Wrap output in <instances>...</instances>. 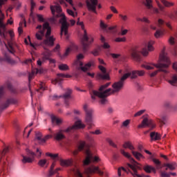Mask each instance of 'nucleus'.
<instances>
[{"label": "nucleus", "mask_w": 177, "mask_h": 177, "mask_svg": "<svg viewBox=\"0 0 177 177\" xmlns=\"http://www.w3.org/2000/svg\"><path fill=\"white\" fill-rule=\"evenodd\" d=\"M35 140H37L39 145H44L45 143V139L42 138V133L39 131L35 133Z\"/></svg>", "instance_id": "5701e85b"}, {"label": "nucleus", "mask_w": 177, "mask_h": 177, "mask_svg": "<svg viewBox=\"0 0 177 177\" xmlns=\"http://www.w3.org/2000/svg\"><path fill=\"white\" fill-rule=\"evenodd\" d=\"M131 153L133 154V156H134L135 158H136V160H140V158H145V156H143V155L138 151H131Z\"/></svg>", "instance_id": "f704fd0d"}, {"label": "nucleus", "mask_w": 177, "mask_h": 177, "mask_svg": "<svg viewBox=\"0 0 177 177\" xmlns=\"http://www.w3.org/2000/svg\"><path fill=\"white\" fill-rule=\"evenodd\" d=\"M51 118V121H52V124L53 125H60V124L62 123V120L57 118L56 116L52 115L50 116Z\"/></svg>", "instance_id": "c85d7f7f"}, {"label": "nucleus", "mask_w": 177, "mask_h": 177, "mask_svg": "<svg viewBox=\"0 0 177 177\" xmlns=\"http://www.w3.org/2000/svg\"><path fill=\"white\" fill-rule=\"evenodd\" d=\"M165 107H167V109H171V107H172V104L169 102H166L165 103Z\"/></svg>", "instance_id": "69168bd1"}, {"label": "nucleus", "mask_w": 177, "mask_h": 177, "mask_svg": "<svg viewBox=\"0 0 177 177\" xmlns=\"http://www.w3.org/2000/svg\"><path fill=\"white\" fill-rule=\"evenodd\" d=\"M120 153L121 154H122V156L126 157V158L129 159L131 162H133V164H137L136 160H135V159L132 158V156H131V154H129V153L126 152L124 149H120Z\"/></svg>", "instance_id": "4be33fe9"}, {"label": "nucleus", "mask_w": 177, "mask_h": 177, "mask_svg": "<svg viewBox=\"0 0 177 177\" xmlns=\"http://www.w3.org/2000/svg\"><path fill=\"white\" fill-rule=\"evenodd\" d=\"M48 162V160L46 159H41L39 161L38 165L39 167H45V165Z\"/></svg>", "instance_id": "37998d69"}, {"label": "nucleus", "mask_w": 177, "mask_h": 177, "mask_svg": "<svg viewBox=\"0 0 177 177\" xmlns=\"http://www.w3.org/2000/svg\"><path fill=\"white\" fill-rule=\"evenodd\" d=\"M86 6L88 10H91L94 13H97L96 12V6H97V0H87Z\"/></svg>", "instance_id": "412c9836"}, {"label": "nucleus", "mask_w": 177, "mask_h": 177, "mask_svg": "<svg viewBox=\"0 0 177 177\" xmlns=\"http://www.w3.org/2000/svg\"><path fill=\"white\" fill-rule=\"evenodd\" d=\"M145 111H146V110H145V109L140 110L135 113L134 117H140V115H142V114L145 113Z\"/></svg>", "instance_id": "603ef678"}, {"label": "nucleus", "mask_w": 177, "mask_h": 177, "mask_svg": "<svg viewBox=\"0 0 177 177\" xmlns=\"http://www.w3.org/2000/svg\"><path fill=\"white\" fill-rule=\"evenodd\" d=\"M106 142H109V145L112 146V147H117V145L114 143V142H113V140H111V139L106 138Z\"/></svg>", "instance_id": "8fccbe9b"}, {"label": "nucleus", "mask_w": 177, "mask_h": 177, "mask_svg": "<svg viewBox=\"0 0 177 177\" xmlns=\"http://www.w3.org/2000/svg\"><path fill=\"white\" fill-rule=\"evenodd\" d=\"M79 151H84L86 155L85 159L83 161L84 165H89L92 162H99L100 161V158L93 155V153L89 149V145H86V142L84 141L80 142L77 149L73 152V156H77Z\"/></svg>", "instance_id": "423d86ee"}, {"label": "nucleus", "mask_w": 177, "mask_h": 177, "mask_svg": "<svg viewBox=\"0 0 177 177\" xmlns=\"http://www.w3.org/2000/svg\"><path fill=\"white\" fill-rule=\"evenodd\" d=\"M169 42L170 45H174L175 44V38L174 37H170L169 39Z\"/></svg>", "instance_id": "0e129e2a"}, {"label": "nucleus", "mask_w": 177, "mask_h": 177, "mask_svg": "<svg viewBox=\"0 0 177 177\" xmlns=\"http://www.w3.org/2000/svg\"><path fill=\"white\" fill-rule=\"evenodd\" d=\"M71 50V48L68 47V48H66L65 53L63 55H62L60 53H58V56L59 57H60L61 60H64V59H66V57H67L70 55Z\"/></svg>", "instance_id": "393cba45"}, {"label": "nucleus", "mask_w": 177, "mask_h": 177, "mask_svg": "<svg viewBox=\"0 0 177 177\" xmlns=\"http://www.w3.org/2000/svg\"><path fill=\"white\" fill-rule=\"evenodd\" d=\"M26 154L28 156H22L23 159H22V162L23 164H27V162H32L34 161V159L35 158V153L33 151H30L28 149H26Z\"/></svg>", "instance_id": "2eb2a0df"}, {"label": "nucleus", "mask_w": 177, "mask_h": 177, "mask_svg": "<svg viewBox=\"0 0 177 177\" xmlns=\"http://www.w3.org/2000/svg\"><path fill=\"white\" fill-rule=\"evenodd\" d=\"M143 3L147 9H151L153 8L151 0H143Z\"/></svg>", "instance_id": "4c0bfd02"}, {"label": "nucleus", "mask_w": 177, "mask_h": 177, "mask_svg": "<svg viewBox=\"0 0 177 177\" xmlns=\"http://www.w3.org/2000/svg\"><path fill=\"white\" fill-rule=\"evenodd\" d=\"M164 24V21L161 19H159L158 20V22L156 24V26L159 27V28H162V25Z\"/></svg>", "instance_id": "09e8293b"}, {"label": "nucleus", "mask_w": 177, "mask_h": 177, "mask_svg": "<svg viewBox=\"0 0 177 177\" xmlns=\"http://www.w3.org/2000/svg\"><path fill=\"white\" fill-rule=\"evenodd\" d=\"M84 172L86 175H91V174H98L100 176H103V171L100 170L99 167L91 165L84 169Z\"/></svg>", "instance_id": "dca6fc26"}, {"label": "nucleus", "mask_w": 177, "mask_h": 177, "mask_svg": "<svg viewBox=\"0 0 177 177\" xmlns=\"http://www.w3.org/2000/svg\"><path fill=\"white\" fill-rule=\"evenodd\" d=\"M169 84L170 85H175L177 84V75L174 74L171 77V79L168 80Z\"/></svg>", "instance_id": "72a5a7b5"}, {"label": "nucleus", "mask_w": 177, "mask_h": 177, "mask_svg": "<svg viewBox=\"0 0 177 177\" xmlns=\"http://www.w3.org/2000/svg\"><path fill=\"white\" fill-rule=\"evenodd\" d=\"M17 103V100L13 97H8L4 102L0 104V110H5L8 109L10 104H16Z\"/></svg>", "instance_id": "a211bd4d"}, {"label": "nucleus", "mask_w": 177, "mask_h": 177, "mask_svg": "<svg viewBox=\"0 0 177 177\" xmlns=\"http://www.w3.org/2000/svg\"><path fill=\"white\" fill-rule=\"evenodd\" d=\"M129 124H131V120H126L122 122V127H128V125H129Z\"/></svg>", "instance_id": "864d4df0"}, {"label": "nucleus", "mask_w": 177, "mask_h": 177, "mask_svg": "<svg viewBox=\"0 0 177 177\" xmlns=\"http://www.w3.org/2000/svg\"><path fill=\"white\" fill-rule=\"evenodd\" d=\"M163 35H164V30H162V29H158L154 33V37H156V38H160Z\"/></svg>", "instance_id": "e433bc0d"}, {"label": "nucleus", "mask_w": 177, "mask_h": 177, "mask_svg": "<svg viewBox=\"0 0 177 177\" xmlns=\"http://www.w3.org/2000/svg\"><path fill=\"white\" fill-rule=\"evenodd\" d=\"M33 71H34V69L32 70V73H29V75H28V81H29V82H30V81H31V80H32V78H34L35 74H37V73H34Z\"/></svg>", "instance_id": "4d7b16f0"}, {"label": "nucleus", "mask_w": 177, "mask_h": 177, "mask_svg": "<svg viewBox=\"0 0 177 177\" xmlns=\"http://www.w3.org/2000/svg\"><path fill=\"white\" fill-rule=\"evenodd\" d=\"M33 73H35L36 74H42V73H44V69L35 68V69H33Z\"/></svg>", "instance_id": "6e6d98bb"}, {"label": "nucleus", "mask_w": 177, "mask_h": 177, "mask_svg": "<svg viewBox=\"0 0 177 177\" xmlns=\"http://www.w3.org/2000/svg\"><path fill=\"white\" fill-rule=\"evenodd\" d=\"M6 1L3 2V4L5 3ZM2 5H0V42L3 43L5 46L7 48L8 52H6L3 53L4 57L2 58L0 57V63L2 62H6L8 64H16L17 62L15 61V59L10 57L9 53H12L15 55L16 53V48L17 47V44L15 42V32L13 30H8L6 28V25L3 23V19H5V15L2 13L1 10V8H2Z\"/></svg>", "instance_id": "f257e3e1"}, {"label": "nucleus", "mask_w": 177, "mask_h": 177, "mask_svg": "<svg viewBox=\"0 0 177 177\" xmlns=\"http://www.w3.org/2000/svg\"><path fill=\"white\" fill-rule=\"evenodd\" d=\"M115 41V42H125L126 39L125 37H117Z\"/></svg>", "instance_id": "bf43d9fd"}, {"label": "nucleus", "mask_w": 177, "mask_h": 177, "mask_svg": "<svg viewBox=\"0 0 177 177\" xmlns=\"http://www.w3.org/2000/svg\"><path fill=\"white\" fill-rule=\"evenodd\" d=\"M127 165L129 168H131V169H132V171H133V173H132L131 171V174L133 175V177H143V176L138 174V170L136 169V167H135L129 163H128Z\"/></svg>", "instance_id": "a878e982"}, {"label": "nucleus", "mask_w": 177, "mask_h": 177, "mask_svg": "<svg viewBox=\"0 0 177 177\" xmlns=\"http://www.w3.org/2000/svg\"><path fill=\"white\" fill-rule=\"evenodd\" d=\"M111 84V82H108L102 85L98 91L93 90L91 92V99L93 100H96V97H99L100 99V104H106L108 102L107 97H109V96L118 93L122 88H124V84L120 80L112 84V88H107Z\"/></svg>", "instance_id": "f03ea898"}, {"label": "nucleus", "mask_w": 177, "mask_h": 177, "mask_svg": "<svg viewBox=\"0 0 177 177\" xmlns=\"http://www.w3.org/2000/svg\"><path fill=\"white\" fill-rule=\"evenodd\" d=\"M153 162L156 164V165L157 166V168H161V162L159 160L153 158Z\"/></svg>", "instance_id": "49530a36"}, {"label": "nucleus", "mask_w": 177, "mask_h": 177, "mask_svg": "<svg viewBox=\"0 0 177 177\" xmlns=\"http://www.w3.org/2000/svg\"><path fill=\"white\" fill-rule=\"evenodd\" d=\"M91 135H102V131L100 129H97L95 131H90Z\"/></svg>", "instance_id": "5fc2aeb1"}, {"label": "nucleus", "mask_w": 177, "mask_h": 177, "mask_svg": "<svg viewBox=\"0 0 177 177\" xmlns=\"http://www.w3.org/2000/svg\"><path fill=\"white\" fill-rule=\"evenodd\" d=\"M100 41L103 44L102 46L104 49H109L110 48V45L106 42V39L102 35H101Z\"/></svg>", "instance_id": "473e14b6"}, {"label": "nucleus", "mask_w": 177, "mask_h": 177, "mask_svg": "<svg viewBox=\"0 0 177 177\" xmlns=\"http://www.w3.org/2000/svg\"><path fill=\"white\" fill-rule=\"evenodd\" d=\"M37 17L39 21H41V23H45V19H44V16H42V15L37 14Z\"/></svg>", "instance_id": "3c124183"}, {"label": "nucleus", "mask_w": 177, "mask_h": 177, "mask_svg": "<svg viewBox=\"0 0 177 177\" xmlns=\"http://www.w3.org/2000/svg\"><path fill=\"white\" fill-rule=\"evenodd\" d=\"M58 68L61 70V71H67V70H68L69 68L67 64H61L60 65H59Z\"/></svg>", "instance_id": "ea45409f"}, {"label": "nucleus", "mask_w": 177, "mask_h": 177, "mask_svg": "<svg viewBox=\"0 0 177 177\" xmlns=\"http://www.w3.org/2000/svg\"><path fill=\"white\" fill-rule=\"evenodd\" d=\"M46 87L45 86V83L41 82L39 86V89H37V92H41V91H45Z\"/></svg>", "instance_id": "79ce46f5"}, {"label": "nucleus", "mask_w": 177, "mask_h": 177, "mask_svg": "<svg viewBox=\"0 0 177 177\" xmlns=\"http://www.w3.org/2000/svg\"><path fill=\"white\" fill-rule=\"evenodd\" d=\"M8 151H9V148L6 147L3 149V151L0 153V161H1V160H2V156H5V154H6V153H8Z\"/></svg>", "instance_id": "c03bdc74"}, {"label": "nucleus", "mask_w": 177, "mask_h": 177, "mask_svg": "<svg viewBox=\"0 0 177 177\" xmlns=\"http://www.w3.org/2000/svg\"><path fill=\"white\" fill-rule=\"evenodd\" d=\"M121 169H122V171H124V172H127L128 174V172L131 173V170H127L124 167H120L118 169V176H121Z\"/></svg>", "instance_id": "de8ad7c7"}, {"label": "nucleus", "mask_w": 177, "mask_h": 177, "mask_svg": "<svg viewBox=\"0 0 177 177\" xmlns=\"http://www.w3.org/2000/svg\"><path fill=\"white\" fill-rule=\"evenodd\" d=\"M75 175L77 177H82V174L81 173V171H80V170L77 169L75 171Z\"/></svg>", "instance_id": "680f3d73"}, {"label": "nucleus", "mask_w": 177, "mask_h": 177, "mask_svg": "<svg viewBox=\"0 0 177 177\" xmlns=\"http://www.w3.org/2000/svg\"><path fill=\"white\" fill-rule=\"evenodd\" d=\"M50 56H52V51L49 50H46L44 53H43V61L48 60L50 59Z\"/></svg>", "instance_id": "cd10ccee"}, {"label": "nucleus", "mask_w": 177, "mask_h": 177, "mask_svg": "<svg viewBox=\"0 0 177 177\" xmlns=\"http://www.w3.org/2000/svg\"><path fill=\"white\" fill-rule=\"evenodd\" d=\"M56 165V163L53 162L50 168L48 171V173L46 175V177H52L53 176V175H55V172H53V171H55V166Z\"/></svg>", "instance_id": "2f4dec72"}, {"label": "nucleus", "mask_w": 177, "mask_h": 177, "mask_svg": "<svg viewBox=\"0 0 177 177\" xmlns=\"http://www.w3.org/2000/svg\"><path fill=\"white\" fill-rule=\"evenodd\" d=\"M99 68H100V71H102V73L97 74V80H110V76L107 73L106 68H104V66L100 65V66H99Z\"/></svg>", "instance_id": "6ab92c4d"}, {"label": "nucleus", "mask_w": 177, "mask_h": 177, "mask_svg": "<svg viewBox=\"0 0 177 177\" xmlns=\"http://www.w3.org/2000/svg\"><path fill=\"white\" fill-rule=\"evenodd\" d=\"M171 65V61L169 60V58L167 56V53L165 50H162V53L160 55V62L158 64H150L147 65H143L142 67L144 68H146V70H153L154 69V67H156V68H158V70H156L153 72H152L149 75L151 77H156L160 71L162 73H165V74L168 73V67Z\"/></svg>", "instance_id": "7ed1b4c3"}, {"label": "nucleus", "mask_w": 177, "mask_h": 177, "mask_svg": "<svg viewBox=\"0 0 177 177\" xmlns=\"http://www.w3.org/2000/svg\"><path fill=\"white\" fill-rule=\"evenodd\" d=\"M162 3H163V5L165 6H166V8H169V6H174V3H169L168 1H167L166 0H160Z\"/></svg>", "instance_id": "a19ab883"}, {"label": "nucleus", "mask_w": 177, "mask_h": 177, "mask_svg": "<svg viewBox=\"0 0 177 177\" xmlns=\"http://www.w3.org/2000/svg\"><path fill=\"white\" fill-rule=\"evenodd\" d=\"M6 88L11 93H17L16 89L13 88L10 81L7 80L3 86H0V99H2V97L5 96V89H6Z\"/></svg>", "instance_id": "4468645a"}, {"label": "nucleus", "mask_w": 177, "mask_h": 177, "mask_svg": "<svg viewBox=\"0 0 177 177\" xmlns=\"http://www.w3.org/2000/svg\"><path fill=\"white\" fill-rule=\"evenodd\" d=\"M36 28L39 30L35 34V37L38 41H42L44 37H45L46 39L43 41L44 45H47L48 46H53L55 45V39L53 38V36H50V34H52V28L50 26H49L48 22H45L43 24V27L41 25H39Z\"/></svg>", "instance_id": "20e7f679"}, {"label": "nucleus", "mask_w": 177, "mask_h": 177, "mask_svg": "<svg viewBox=\"0 0 177 177\" xmlns=\"http://www.w3.org/2000/svg\"><path fill=\"white\" fill-rule=\"evenodd\" d=\"M57 77V78L52 81V84L54 85H62V82H63V78H71V75H64L63 73H58Z\"/></svg>", "instance_id": "aec40b11"}, {"label": "nucleus", "mask_w": 177, "mask_h": 177, "mask_svg": "<svg viewBox=\"0 0 177 177\" xmlns=\"http://www.w3.org/2000/svg\"><path fill=\"white\" fill-rule=\"evenodd\" d=\"M77 26H81L82 30L84 31V34L83 35V37L82 39V49L83 52H86L88 50V48H89V45L93 42V38H91L89 40V37H88V34L86 33V30H85V26L84 25L83 21H80V18H78L77 21Z\"/></svg>", "instance_id": "9d476101"}, {"label": "nucleus", "mask_w": 177, "mask_h": 177, "mask_svg": "<svg viewBox=\"0 0 177 177\" xmlns=\"http://www.w3.org/2000/svg\"><path fill=\"white\" fill-rule=\"evenodd\" d=\"M82 59H84V55L79 54L77 56V60L75 62V64H76V66H79L78 70H82V71H84L85 73L87 70H89V68H91V66H93V61L89 62L84 66V63L80 61Z\"/></svg>", "instance_id": "f8f14e48"}, {"label": "nucleus", "mask_w": 177, "mask_h": 177, "mask_svg": "<svg viewBox=\"0 0 177 177\" xmlns=\"http://www.w3.org/2000/svg\"><path fill=\"white\" fill-rule=\"evenodd\" d=\"M30 5H31V12L34 10V8H35V3L34 2V0H30Z\"/></svg>", "instance_id": "338daca9"}, {"label": "nucleus", "mask_w": 177, "mask_h": 177, "mask_svg": "<svg viewBox=\"0 0 177 177\" xmlns=\"http://www.w3.org/2000/svg\"><path fill=\"white\" fill-rule=\"evenodd\" d=\"M160 176L162 177H171V174L169 173H167L165 171H162L160 173Z\"/></svg>", "instance_id": "13d9d810"}, {"label": "nucleus", "mask_w": 177, "mask_h": 177, "mask_svg": "<svg viewBox=\"0 0 177 177\" xmlns=\"http://www.w3.org/2000/svg\"><path fill=\"white\" fill-rule=\"evenodd\" d=\"M153 45H154V41L151 40L146 44L145 47L142 48V51L138 48H133L131 50V56L133 59L139 62V60H140V53L145 57L147 56L149 52H153V50H154Z\"/></svg>", "instance_id": "0eeeda50"}, {"label": "nucleus", "mask_w": 177, "mask_h": 177, "mask_svg": "<svg viewBox=\"0 0 177 177\" xmlns=\"http://www.w3.org/2000/svg\"><path fill=\"white\" fill-rule=\"evenodd\" d=\"M83 110L85 112V118L84 121L86 125H88V129H92V127H95L93 123V113L95 110L86 104L83 106Z\"/></svg>", "instance_id": "1a4fd4ad"}, {"label": "nucleus", "mask_w": 177, "mask_h": 177, "mask_svg": "<svg viewBox=\"0 0 177 177\" xmlns=\"http://www.w3.org/2000/svg\"><path fill=\"white\" fill-rule=\"evenodd\" d=\"M146 74V72L145 71H138L134 70L131 71L130 72L124 73L120 80H119L120 82H122L123 84H125L126 80H128V78H131V80H136L138 77H143Z\"/></svg>", "instance_id": "9b49d317"}, {"label": "nucleus", "mask_w": 177, "mask_h": 177, "mask_svg": "<svg viewBox=\"0 0 177 177\" xmlns=\"http://www.w3.org/2000/svg\"><path fill=\"white\" fill-rule=\"evenodd\" d=\"M119 17L122 19V20L123 21H127V20H128V16H127V15H123L120 14Z\"/></svg>", "instance_id": "052dcab7"}, {"label": "nucleus", "mask_w": 177, "mask_h": 177, "mask_svg": "<svg viewBox=\"0 0 177 177\" xmlns=\"http://www.w3.org/2000/svg\"><path fill=\"white\" fill-rule=\"evenodd\" d=\"M71 93H73V90L68 88L66 93H64L63 95H57V94H55L53 96V100H59V99L63 97L64 99L65 107H66V109H68V107L70 106V102H68V99H71Z\"/></svg>", "instance_id": "ddd939ff"}, {"label": "nucleus", "mask_w": 177, "mask_h": 177, "mask_svg": "<svg viewBox=\"0 0 177 177\" xmlns=\"http://www.w3.org/2000/svg\"><path fill=\"white\" fill-rule=\"evenodd\" d=\"M151 140H160L161 135L156 131H152L150 133Z\"/></svg>", "instance_id": "b1692460"}, {"label": "nucleus", "mask_w": 177, "mask_h": 177, "mask_svg": "<svg viewBox=\"0 0 177 177\" xmlns=\"http://www.w3.org/2000/svg\"><path fill=\"white\" fill-rule=\"evenodd\" d=\"M171 19H177V11L174 12V14H171L169 15Z\"/></svg>", "instance_id": "774afa93"}, {"label": "nucleus", "mask_w": 177, "mask_h": 177, "mask_svg": "<svg viewBox=\"0 0 177 177\" xmlns=\"http://www.w3.org/2000/svg\"><path fill=\"white\" fill-rule=\"evenodd\" d=\"M50 10L53 16H55L57 18L61 17L59 19V23L61 24L60 35L63 37L64 34L66 39H68V27H70V24L67 22L66 15L62 12V7L60 6H50Z\"/></svg>", "instance_id": "39448f33"}, {"label": "nucleus", "mask_w": 177, "mask_h": 177, "mask_svg": "<svg viewBox=\"0 0 177 177\" xmlns=\"http://www.w3.org/2000/svg\"><path fill=\"white\" fill-rule=\"evenodd\" d=\"M84 128H85V124H82L80 120H78L75 123L73 126L69 127L64 130H59L55 133H54V139H55V140H63V139L66 138V136H64L63 132L70 133V132H74L75 129H82Z\"/></svg>", "instance_id": "6e6552de"}, {"label": "nucleus", "mask_w": 177, "mask_h": 177, "mask_svg": "<svg viewBox=\"0 0 177 177\" xmlns=\"http://www.w3.org/2000/svg\"><path fill=\"white\" fill-rule=\"evenodd\" d=\"M67 13L68 15H69L70 16H72L73 17H77V12L74 13V11L70 9L67 10Z\"/></svg>", "instance_id": "a18cd8bd"}, {"label": "nucleus", "mask_w": 177, "mask_h": 177, "mask_svg": "<svg viewBox=\"0 0 177 177\" xmlns=\"http://www.w3.org/2000/svg\"><path fill=\"white\" fill-rule=\"evenodd\" d=\"M144 170L145 171V172H147V174H151V172L156 174V168L150 165H146L145 167H144Z\"/></svg>", "instance_id": "bb28decb"}, {"label": "nucleus", "mask_w": 177, "mask_h": 177, "mask_svg": "<svg viewBox=\"0 0 177 177\" xmlns=\"http://www.w3.org/2000/svg\"><path fill=\"white\" fill-rule=\"evenodd\" d=\"M100 27L101 28H103V30H106V28H107V24H104V22H103V21H100Z\"/></svg>", "instance_id": "e2e57ef3"}, {"label": "nucleus", "mask_w": 177, "mask_h": 177, "mask_svg": "<svg viewBox=\"0 0 177 177\" xmlns=\"http://www.w3.org/2000/svg\"><path fill=\"white\" fill-rule=\"evenodd\" d=\"M146 127L150 128L151 130L154 129V128H156V124L153 120L145 118L142 121V123L138 125V128H146Z\"/></svg>", "instance_id": "f3484780"}, {"label": "nucleus", "mask_w": 177, "mask_h": 177, "mask_svg": "<svg viewBox=\"0 0 177 177\" xmlns=\"http://www.w3.org/2000/svg\"><path fill=\"white\" fill-rule=\"evenodd\" d=\"M59 162L62 167H70L72 163L71 160L60 159Z\"/></svg>", "instance_id": "c756f323"}, {"label": "nucleus", "mask_w": 177, "mask_h": 177, "mask_svg": "<svg viewBox=\"0 0 177 177\" xmlns=\"http://www.w3.org/2000/svg\"><path fill=\"white\" fill-rule=\"evenodd\" d=\"M163 166L169 168L170 171H174V169H176L177 167L176 163L175 162H173L171 163H165Z\"/></svg>", "instance_id": "7c9ffc66"}, {"label": "nucleus", "mask_w": 177, "mask_h": 177, "mask_svg": "<svg viewBox=\"0 0 177 177\" xmlns=\"http://www.w3.org/2000/svg\"><path fill=\"white\" fill-rule=\"evenodd\" d=\"M158 122L161 124V125H164L165 124V121H167V116L165 115H161L159 118H158Z\"/></svg>", "instance_id": "58836bf2"}, {"label": "nucleus", "mask_w": 177, "mask_h": 177, "mask_svg": "<svg viewBox=\"0 0 177 177\" xmlns=\"http://www.w3.org/2000/svg\"><path fill=\"white\" fill-rule=\"evenodd\" d=\"M123 147L124 149H129V150H131V151H133V150H135V147L129 142H124V144L123 145Z\"/></svg>", "instance_id": "c9c22d12"}]
</instances>
